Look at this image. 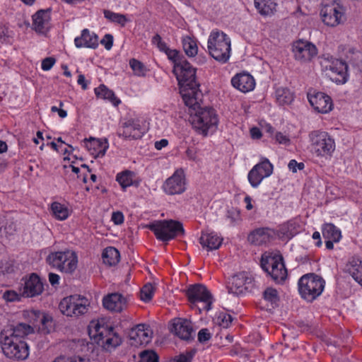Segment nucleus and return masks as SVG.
<instances>
[{
	"label": "nucleus",
	"instance_id": "aec40b11",
	"mask_svg": "<svg viewBox=\"0 0 362 362\" xmlns=\"http://www.w3.org/2000/svg\"><path fill=\"white\" fill-rule=\"evenodd\" d=\"M130 344L134 346H146L151 342L153 331L150 326L140 324L133 327L129 333Z\"/></svg>",
	"mask_w": 362,
	"mask_h": 362
},
{
	"label": "nucleus",
	"instance_id": "4468645a",
	"mask_svg": "<svg viewBox=\"0 0 362 362\" xmlns=\"http://www.w3.org/2000/svg\"><path fill=\"white\" fill-rule=\"evenodd\" d=\"M146 132L144 122L139 118H129L121 124L119 136L132 140L141 139Z\"/></svg>",
	"mask_w": 362,
	"mask_h": 362
},
{
	"label": "nucleus",
	"instance_id": "7c9ffc66",
	"mask_svg": "<svg viewBox=\"0 0 362 362\" xmlns=\"http://www.w3.org/2000/svg\"><path fill=\"white\" fill-rule=\"evenodd\" d=\"M273 235V230L269 228H258L249 235L248 239L252 243L261 245L270 242Z\"/></svg>",
	"mask_w": 362,
	"mask_h": 362
},
{
	"label": "nucleus",
	"instance_id": "0e129e2a",
	"mask_svg": "<svg viewBox=\"0 0 362 362\" xmlns=\"http://www.w3.org/2000/svg\"><path fill=\"white\" fill-rule=\"evenodd\" d=\"M192 356L190 354H180V356L175 357L172 362H191V358Z\"/></svg>",
	"mask_w": 362,
	"mask_h": 362
},
{
	"label": "nucleus",
	"instance_id": "72a5a7b5",
	"mask_svg": "<svg viewBox=\"0 0 362 362\" xmlns=\"http://www.w3.org/2000/svg\"><path fill=\"white\" fill-rule=\"evenodd\" d=\"M95 93L97 98L107 100L114 106H117L121 103V100L115 95L114 92L105 85H100L95 88Z\"/></svg>",
	"mask_w": 362,
	"mask_h": 362
},
{
	"label": "nucleus",
	"instance_id": "ea45409f",
	"mask_svg": "<svg viewBox=\"0 0 362 362\" xmlns=\"http://www.w3.org/2000/svg\"><path fill=\"white\" fill-rule=\"evenodd\" d=\"M28 316L30 317H33V325L35 327L37 325L38 320L42 325V329L47 328V325L52 323V318L39 310H31L29 313Z\"/></svg>",
	"mask_w": 362,
	"mask_h": 362
},
{
	"label": "nucleus",
	"instance_id": "f704fd0d",
	"mask_svg": "<svg viewBox=\"0 0 362 362\" xmlns=\"http://www.w3.org/2000/svg\"><path fill=\"white\" fill-rule=\"evenodd\" d=\"M50 210L54 218L58 221L66 220L71 214L69 208L58 202L51 204Z\"/></svg>",
	"mask_w": 362,
	"mask_h": 362
},
{
	"label": "nucleus",
	"instance_id": "b1692460",
	"mask_svg": "<svg viewBox=\"0 0 362 362\" xmlns=\"http://www.w3.org/2000/svg\"><path fill=\"white\" fill-rule=\"evenodd\" d=\"M33 29L41 34H45L50 28V12L49 10H40L32 16Z\"/></svg>",
	"mask_w": 362,
	"mask_h": 362
},
{
	"label": "nucleus",
	"instance_id": "c756f323",
	"mask_svg": "<svg viewBox=\"0 0 362 362\" xmlns=\"http://www.w3.org/2000/svg\"><path fill=\"white\" fill-rule=\"evenodd\" d=\"M346 272L362 286V258L353 257L346 265Z\"/></svg>",
	"mask_w": 362,
	"mask_h": 362
},
{
	"label": "nucleus",
	"instance_id": "c85d7f7f",
	"mask_svg": "<svg viewBox=\"0 0 362 362\" xmlns=\"http://www.w3.org/2000/svg\"><path fill=\"white\" fill-rule=\"evenodd\" d=\"M248 280L245 274L240 273L233 276L228 281V290L230 293L238 296L244 293L247 289L246 281Z\"/></svg>",
	"mask_w": 362,
	"mask_h": 362
},
{
	"label": "nucleus",
	"instance_id": "f3484780",
	"mask_svg": "<svg viewBox=\"0 0 362 362\" xmlns=\"http://www.w3.org/2000/svg\"><path fill=\"white\" fill-rule=\"evenodd\" d=\"M164 192L169 195L180 194L186 190V178L183 169L176 170L163 185Z\"/></svg>",
	"mask_w": 362,
	"mask_h": 362
},
{
	"label": "nucleus",
	"instance_id": "e433bc0d",
	"mask_svg": "<svg viewBox=\"0 0 362 362\" xmlns=\"http://www.w3.org/2000/svg\"><path fill=\"white\" fill-rule=\"evenodd\" d=\"M182 44L185 54L189 57H195L198 53L197 40L189 35H185L182 37Z\"/></svg>",
	"mask_w": 362,
	"mask_h": 362
},
{
	"label": "nucleus",
	"instance_id": "052dcab7",
	"mask_svg": "<svg viewBox=\"0 0 362 362\" xmlns=\"http://www.w3.org/2000/svg\"><path fill=\"white\" fill-rule=\"evenodd\" d=\"M53 362H87L86 360L80 358H65V357H58Z\"/></svg>",
	"mask_w": 362,
	"mask_h": 362
},
{
	"label": "nucleus",
	"instance_id": "49530a36",
	"mask_svg": "<svg viewBox=\"0 0 362 362\" xmlns=\"http://www.w3.org/2000/svg\"><path fill=\"white\" fill-rule=\"evenodd\" d=\"M165 54L167 55L168 59L173 63V67H175L178 64H181L182 62L186 60L180 52L175 49L169 48Z\"/></svg>",
	"mask_w": 362,
	"mask_h": 362
},
{
	"label": "nucleus",
	"instance_id": "c9c22d12",
	"mask_svg": "<svg viewBox=\"0 0 362 362\" xmlns=\"http://www.w3.org/2000/svg\"><path fill=\"white\" fill-rule=\"evenodd\" d=\"M255 6L258 11L264 16H269L276 11L275 0H255Z\"/></svg>",
	"mask_w": 362,
	"mask_h": 362
},
{
	"label": "nucleus",
	"instance_id": "412c9836",
	"mask_svg": "<svg viewBox=\"0 0 362 362\" xmlns=\"http://www.w3.org/2000/svg\"><path fill=\"white\" fill-rule=\"evenodd\" d=\"M128 297L119 293H112L103 298V307L112 313H121L127 308Z\"/></svg>",
	"mask_w": 362,
	"mask_h": 362
},
{
	"label": "nucleus",
	"instance_id": "f8f14e48",
	"mask_svg": "<svg viewBox=\"0 0 362 362\" xmlns=\"http://www.w3.org/2000/svg\"><path fill=\"white\" fill-rule=\"evenodd\" d=\"M90 303L88 300L78 295L63 298L59 305L60 311L68 317H78L86 313Z\"/></svg>",
	"mask_w": 362,
	"mask_h": 362
},
{
	"label": "nucleus",
	"instance_id": "bb28decb",
	"mask_svg": "<svg viewBox=\"0 0 362 362\" xmlns=\"http://www.w3.org/2000/svg\"><path fill=\"white\" fill-rule=\"evenodd\" d=\"M84 146L94 158H102L105 156L109 144L107 139H84Z\"/></svg>",
	"mask_w": 362,
	"mask_h": 362
},
{
	"label": "nucleus",
	"instance_id": "603ef678",
	"mask_svg": "<svg viewBox=\"0 0 362 362\" xmlns=\"http://www.w3.org/2000/svg\"><path fill=\"white\" fill-rule=\"evenodd\" d=\"M218 325L223 328H228L233 320L230 315L227 313H220L217 318Z\"/></svg>",
	"mask_w": 362,
	"mask_h": 362
},
{
	"label": "nucleus",
	"instance_id": "7ed1b4c3",
	"mask_svg": "<svg viewBox=\"0 0 362 362\" xmlns=\"http://www.w3.org/2000/svg\"><path fill=\"white\" fill-rule=\"evenodd\" d=\"M195 112H191L192 124L196 132L203 136L213 134L218 127V119L216 110L211 107L199 106V103L190 107Z\"/></svg>",
	"mask_w": 362,
	"mask_h": 362
},
{
	"label": "nucleus",
	"instance_id": "5701e85b",
	"mask_svg": "<svg viewBox=\"0 0 362 362\" xmlns=\"http://www.w3.org/2000/svg\"><path fill=\"white\" fill-rule=\"evenodd\" d=\"M170 330L183 340H189L194 336V329L191 322L183 318L174 319Z\"/></svg>",
	"mask_w": 362,
	"mask_h": 362
},
{
	"label": "nucleus",
	"instance_id": "dca6fc26",
	"mask_svg": "<svg viewBox=\"0 0 362 362\" xmlns=\"http://www.w3.org/2000/svg\"><path fill=\"white\" fill-rule=\"evenodd\" d=\"M274 166L266 158H262L261 161L257 163L249 171L247 179L253 188H257L262 181L269 177L273 173Z\"/></svg>",
	"mask_w": 362,
	"mask_h": 362
},
{
	"label": "nucleus",
	"instance_id": "e2e57ef3",
	"mask_svg": "<svg viewBox=\"0 0 362 362\" xmlns=\"http://www.w3.org/2000/svg\"><path fill=\"white\" fill-rule=\"evenodd\" d=\"M186 156L188 160H192V161H197V151L193 148H188L185 151Z\"/></svg>",
	"mask_w": 362,
	"mask_h": 362
},
{
	"label": "nucleus",
	"instance_id": "9b49d317",
	"mask_svg": "<svg viewBox=\"0 0 362 362\" xmlns=\"http://www.w3.org/2000/svg\"><path fill=\"white\" fill-rule=\"evenodd\" d=\"M261 267L277 283L284 281L287 276V270L280 255H263Z\"/></svg>",
	"mask_w": 362,
	"mask_h": 362
},
{
	"label": "nucleus",
	"instance_id": "37998d69",
	"mask_svg": "<svg viewBox=\"0 0 362 362\" xmlns=\"http://www.w3.org/2000/svg\"><path fill=\"white\" fill-rule=\"evenodd\" d=\"M104 16L108 21L112 23H117L122 26H124L128 19L125 15L115 13L110 10H104Z\"/></svg>",
	"mask_w": 362,
	"mask_h": 362
},
{
	"label": "nucleus",
	"instance_id": "6e6d98bb",
	"mask_svg": "<svg viewBox=\"0 0 362 362\" xmlns=\"http://www.w3.org/2000/svg\"><path fill=\"white\" fill-rule=\"evenodd\" d=\"M288 169L293 173H296L297 170H303L305 168L303 163H298L296 160H291L288 164Z\"/></svg>",
	"mask_w": 362,
	"mask_h": 362
},
{
	"label": "nucleus",
	"instance_id": "a18cd8bd",
	"mask_svg": "<svg viewBox=\"0 0 362 362\" xmlns=\"http://www.w3.org/2000/svg\"><path fill=\"white\" fill-rule=\"evenodd\" d=\"M129 66L134 75L137 76H144L147 72L146 66L141 62L136 59H131L129 60Z\"/></svg>",
	"mask_w": 362,
	"mask_h": 362
},
{
	"label": "nucleus",
	"instance_id": "c03bdc74",
	"mask_svg": "<svg viewBox=\"0 0 362 362\" xmlns=\"http://www.w3.org/2000/svg\"><path fill=\"white\" fill-rule=\"evenodd\" d=\"M23 298L22 291L19 287L18 291L14 290H6L2 294V298L6 303L19 302Z\"/></svg>",
	"mask_w": 362,
	"mask_h": 362
},
{
	"label": "nucleus",
	"instance_id": "6ab92c4d",
	"mask_svg": "<svg viewBox=\"0 0 362 362\" xmlns=\"http://www.w3.org/2000/svg\"><path fill=\"white\" fill-rule=\"evenodd\" d=\"M20 286L23 298H33L40 296L44 291V284L36 274H31L22 279Z\"/></svg>",
	"mask_w": 362,
	"mask_h": 362
},
{
	"label": "nucleus",
	"instance_id": "58836bf2",
	"mask_svg": "<svg viewBox=\"0 0 362 362\" xmlns=\"http://www.w3.org/2000/svg\"><path fill=\"white\" fill-rule=\"evenodd\" d=\"M119 252L115 247H108L103 252V262L109 266L117 264L119 261Z\"/></svg>",
	"mask_w": 362,
	"mask_h": 362
},
{
	"label": "nucleus",
	"instance_id": "39448f33",
	"mask_svg": "<svg viewBox=\"0 0 362 362\" xmlns=\"http://www.w3.org/2000/svg\"><path fill=\"white\" fill-rule=\"evenodd\" d=\"M298 286L300 297L308 302H313L323 292L325 281L314 273H308L299 279Z\"/></svg>",
	"mask_w": 362,
	"mask_h": 362
},
{
	"label": "nucleus",
	"instance_id": "393cba45",
	"mask_svg": "<svg viewBox=\"0 0 362 362\" xmlns=\"http://www.w3.org/2000/svg\"><path fill=\"white\" fill-rule=\"evenodd\" d=\"M233 86L243 93L252 91L255 87V81L252 75L242 72L235 74L231 79Z\"/></svg>",
	"mask_w": 362,
	"mask_h": 362
},
{
	"label": "nucleus",
	"instance_id": "ddd939ff",
	"mask_svg": "<svg viewBox=\"0 0 362 362\" xmlns=\"http://www.w3.org/2000/svg\"><path fill=\"white\" fill-rule=\"evenodd\" d=\"M345 9L338 3L332 2L323 5L320 10V16L325 24L336 27L344 22Z\"/></svg>",
	"mask_w": 362,
	"mask_h": 362
},
{
	"label": "nucleus",
	"instance_id": "20e7f679",
	"mask_svg": "<svg viewBox=\"0 0 362 362\" xmlns=\"http://www.w3.org/2000/svg\"><path fill=\"white\" fill-rule=\"evenodd\" d=\"M207 48L209 54L214 59L226 63L230 57V38L222 30L214 29L209 35Z\"/></svg>",
	"mask_w": 362,
	"mask_h": 362
},
{
	"label": "nucleus",
	"instance_id": "0eeeda50",
	"mask_svg": "<svg viewBox=\"0 0 362 362\" xmlns=\"http://www.w3.org/2000/svg\"><path fill=\"white\" fill-rule=\"evenodd\" d=\"M0 344L4 354L9 358L25 360L29 356V347L23 339L1 333Z\"/></svg>",
	"mask_w": 362,
	"mask_h": 362
},
{
	"label": "nucleus",
	"instance_id": "8fccbe9b",
	"mask_svg": "<svg viewBox=\"0 0 362 362\" xmlns=\"http://www.w3.org/2000/svg\"><path fill=\"white\" fill-rule=\"evenodd\" d=\"M151 42L153 45L156 46L159 51L164 53L170 48L158 34H156L153 37Z\"/></svg>",
	"mask_w": 362,
	"mask_h": 362
},
{
	"label": "nucleus",
	"instance_id": "13d9d810",
	"mask_svg": "<svg viewBox=\"0 0 362 362\" xmlns=\"http://www.w3.org/2000/svg\"><path fill=\"white\" fill-rule=\"evenodd\" d=\"M275 139L279 144L286 146L289 145L291 142L289 137L281 132H277L275 135Z\"/></svg>",
	"mask_w": 362,
	"mask_h": 362
},
{
	"label": "nucleus",
	"instance_id": "09e8293b",
	"mask_svg": "<svg viewBox=\"0 0 362 362\" xmlns=\"http://www.w3.org/2000/svg\"><path fill=\"white\" fill-rule=\"evenodd\" d=\"M264 298L269 302L272 307L277 305L279 300L278 292L273 288H267L264 292Z\"/></svg>",
	"mask_w": 362,
	"mask_h": 362
},
{
	"label": "nucleus",
	"instance_id": "a19ab883",
	"mask_svg": "<svg viewBox=\"0 0 362 362\" xmlns=\"http://www.w3.org/2000/svg\"><path fill=\"white\" fill-rule=\"evenodd\" d=\"M281 231L286 238H291L300 231V226L296 221L291 220L281 226Z\"/></svg>",
	"mask_w": 362,
	"mask_h": 362
},
{
	"label": "nucleus",
	"instance_id": "9d476101",
	"mask_svg": "<svg viewBox=\"0 0 362 362\" xmlns=\"http://www.w3.org/2000/svg\"><path fill=\"white\" fill-rule=\"evenodd\" d=\"M88 334L98 344L102 341L114 347L120 344V339L114 334L112 327L106 325L103 320L91 321L88 326Z\"/></svg>",
	"mask_w": 362,
	"mask_h": 362
},
{
	"label": "nucleus",
	"instance_id": "774afa93",
	"mask_svg": "<svg viewBox=\"0 0 362 362\" xmlns=\"http://www.w3.org/2000/svg\"><path fill=\"white\" fill-rule=\"evenodd\" d=\"M168 144V141L165 139H163L160 141L155 142V148L157 150H160L163 148H165V146H167Z\"/></svg>",
	"mask_w": 362,
	"mask_h": 362
},
{
	"label": "nucleus",
	"instance_id": "864d4df0",
	"mask_svg": "<svg viewBox=\"0 0 362 362\" xmlns=\"http://www.w3.org/2000/svg\"><path fill=\"white\" fill-rule=\"evenodd\" d=\"M56 60L53 57H47L42 62L41 68L44 71L50 70L54 65Z\"/></svg>",
	"mask_w": 362,
	"mask_h": 362
},
{
	"label": "nucleus",
	"instance_id": "69168bd1",
	"mask_svg": "<svg viewBox=\"0 0 362 362\" xmlns=\"http://www.w3.org/2000/svg\"><path fill=\"white\" fill-rule=\"evenodd\" d=\"M49 281L52 286H54L59 284L60 277L58 274L54 273L49 274Z\"/></svg>",
	"mask_w": 362,
	"mask_h": 362
},
{
	"label": "nucleus",
	"instance_id": "2f4dec72",
	"mask_svg": "<svg viewBox=\"0 0 362 362\" xmlns=\"http://www.w3.org/2000/svg\"><path fill=\"white\" fill-rule=\"evenodd\" d=\"M116 181L124 190L130 186L139 185V177L136 174L131 170H125L117 174Z\"/></svg>",
	"mask_w": 362,
	"mask_h": 362
},
{
	"label": "nucleus",
	"instance_id": "423d86ee",
	"mask_svg": "<svg viewBox=\"0 0 362 362\" xmlns=\"http://www.w3.org/2000/svg\"><path fill=\"white\" fill-rule=\"evenodd\" d=\"M322 71L337 84H344L349 79V66L346 62L332 56H323L320 59Z\"/></svg>",
	"mask_w": 362,
	"mask_h": 362
},
{
	"label": "nucleus",
	"instance_id": "338daca9",
	"mask_svg": "<svg viewBox=\"0 0 362 362\" xmlns=\"http://www.w3.org/2000/svg\"><path fill=\"white\" fill-rule=\"evenodd\" d=\"M250 135L252 139H258L262 137V134L259 128L252 127L250 129Z\"/></svg>",
	"mask_w": 362,
	"mask_h": 362
},
{
	"label": "nucleus",
	"instance_id": "79ce46f5",
	"mask_svg": "<svg viewBox=\"0 0 362 362\" xmlns=\"http://www.w3.org/2000/svg\"><path fill=\"white\" fill-rule=\"evenodd\" d=\"M276 98L279 105H284L291 103L293 95L288 89L279 88L276 91Z\"/></svg>",
	"mask_w": 362,
	"mask_h": 362
},
{
	"label": "nucleus",
	"instance_id": "a211bd4d",
	"mask_svg": "<svg viewBox=\"0 0 362 362\" xmlns=\"http://www.w3.org/2000/svg\"><path fill=\"white\" fill-rule=\"evenodd\" d=\"M294 58L300 62H308L317 54L316 46L310 42L299 40L292 45Z\"/></svg>",
	"mask_w": 362,
	"mask_h": 362
},
{
	"label": "nucleus",
	"instance_id": "a878e982",
	"mask_svg": "<svg viewBox=\"0 0 362 362\" xmlns=\"http://www.w3.org/2000/svg\"><path fill=\"white\" fill-rule=\"evenodd\" d=\"M74 45L77 48L96 49L98 47V37L93 32L85 28L81 31V35L75 37Z\"/></svg>",
	"mask_w": 362,
	"mask_h": 362
},
{
	"label": "nucleus",
	"instance_id": "cd10ccee",
	"mask_svg": "<svg viewBox=\"0 0 362 362\" xmlns=\"http://www.w3.org/2000/svg\"><path fill=\"white\" fill-rule=\"evenodd\" d=\"M222 241L223 238L213 231L202 232L199 238V243L207 250L218 249L221 246Z\"/></svg>",
	"mask_w": 362,
	"mask_h": 362
},
{
	"label": "nucleus",
	"instance_id": "473e14b6",
	"mask_svg": "<svg viewBox=\"0 0 362 362\" xmlns=\"http://www.w3.org/2000/svg\"><path fill=\"white\" fill-rule=\"evenodd\" d=\"M33 332L34 327L26 323H19L13 329L1 332V333H5L6 335L15 337L18 339H23L25 337Z\"/></svg>",
	"mask_w": 362,
	"mask_h": 362
},
{
	"label": "nucleus",
	"instance_id": "de8ad7c7",
	"mask_svg": "<svg viewBox=\"0 0 362 362\" xmlns=\"http://www.w3.org/2000/svg\"><path fill=\"white\" fill-rule=\"evenodd\" d=\"M155 288L151 284H145L140 291V298L144 302L150 301L154 294Z\"/></svg>",
	"mask_w": 362,
	"mask_h": 362
},
{
	"label": "nucleus",
	"instance_id": "5fc2aeb1",
	"mask_svg": "<svg viewBox=\"0 0 362 362\" xmlns=\"http://www.w3.org/2000/svg\"><path fill=\"white\" fill-rule=\"evenodd\" d=\"M100 43L107 50H110L113 45V36L110 34H106L100 40Z\"/></svg>",
	"mask_w": 362,
	"mask_h": 362
},
{
	"label": "nucleus",
	"instance_id": "3c124183",
	"mask_svg": "<svg viewBox=\"0 0 362 362\" xmlns=\"http://www.w3.org/2000/svg\"><path fill=\"white\" fill-rule=\"evenodd\" d=\"M157 354L152 351H144L140 354V360L139 362H158Z\"/></svg>",
	"mask_w": 362,
	"mask_h": 362
},
{
	"label": "nucleus",
	"instance_id": "4c0bfd02",
	"mask_svg": "<svg viewBox=\"0 0 362 362\" xmlns=\"http://www.w3.org/2000/svg\"><path fill=\"white\" fill-rule=\"evenodd\" d=\"M322 236L325 239H330L337 243L340 240L341 231L332 223H325L322 228Z\"/></svg>",
	"mask_w": 362,
	"mask_h": 362
},
{
	"label": "nucleus",
	"instance_id": "4d7b16f0",
	"mask_svg": "<svg viewBox=\"0 0 362 362\" xmlns=\"http://www.w3.org/2000/svg\"><path fill=\"white\" fill-rule=\"evenodd\" d=\"M211 338V334L207 329H202L198 333V340L201 343L209 341Z\"/></svg>",
	"mask_w": 362,
	"mask_h": 362
},
{
	"label": "nucleus",
	"instance_id": "f03ea898",
	"mask_svg": "<svg viewBox=\"0 0 362 362\" xmlns=\"http://www.w3.org/2000/svg\"><path fill=\"white\" fill-rule=\"evenodd\" d=\"M310 153L318 158L329 160L336 150V142L328 132L313 130L308 134Z\"/></svg>",
	"mask_w": 362,
	"mask_h": 362
},
{
	"label": "nucleus",
	"instance_id": "f257e3e1",
	"mask_svg": "<svg viewBox=\"0 0 362 362\" xmlns=\"http://www.w3.org/2000/svg\"><path fill=\"white\" fill-rule=\"evenodd\" d=\"M180 86V92L185 104L188 107H194L198 103L201 95L199 84L196 81V69L187 61L173 67Z\"/></svg>",
	"mask_w": 362,
	"mask_h": 362
},
{
	"label": "nucleus",
	"instance_id": "bf43d9fd",
	"mask_svg": "<svg viewBox=\"0 0 362 362\" xmlns=\"http://www.w3.org/2000/svg\"><path fill=\"white\" fill-rule=\"evenodd\" d=\"M64 106V103L62 102H59V107H57L56 106H52L51 107L52 112H57L59 117L61 118H65L67 116V112L66 110L62 109V107Z\"/></svg>",
	"mask_w": 362,
	"mask_h": 362
},
{
	"label": "nucleus",
	"instance_id": "6e6552de",
	"mask_svg": "<svg viewBox=\"0 0 362 362\" xmlns=\"http://www.w3.org/2000/svg\"><path fill=\"white\" fill-rule=\"evenodd\" d=\"M159 240L166 242L179 235H183L185 230L182 224L177 221H156L148 226Z\"/></svg>",
	"mask_w": 362,
	"mask_h": 362
},
{
	"label": "nucleus",
	"instance_id": "680f3d73",
	"mask_svg": "<svg viewBox=\"0 0 362 362\" xmlns=\"http://www.w3.org/2000/svg\"><path fill=\"white\" fill-rule=\"evenodd\" d=\"M112 221L114 223L119 225L124 222V216L123 214L120 211L113 212L112 214Z\"/></svg>",
	"mask_w": 362,
	"mask_h": 362
},
{
	"label": "nucleus",
	"instance_id": "1a4fd4ad",
	"mask_svg": "<svg viewBox=\"0 0 362 362\" xmlns=\"http://www.w3.org/2000/svg\"><path fill=\"white\" fill-rule=\"evenodd\" d=\"M47 262L57 270L72 274L77 268L78 256L71 250L51 252L47 257Z\"/></svg>",
	"mask_w": 362,
	"mask_h": 362
},
{
	"label": "nucleus",
	"instance_id": "2eb2a0df",
	"mask_svg": "<svg viewBox=\"0 0 362 362\" xmlns=\"http://www.w3.org/2000/svg\"><path fill=\"white\" fill-rule=\"evenodd\" d=\"M186 295L192 304L196 305L197 303H202L203 309L207 311L211 310L214 300L205 286L202 284L190 285L186 291Z\"/></svg>",
	"mask_w": 362,
	"mask_h": 362
},
{
	"label": "nucleus",
	"instance_id": "4be33fe9",
	"mask_svg": "<svg viewBox=\"0 0 362 362\" xmlns=\"http://www.w3.org/2000/svg\"><path fill=\"white\" fill-rule=\"evenodd\" d=\"M308 98L313 108L320 113H327L332 108L331 98L322 92L308 93Z\"/></svg>",
	"mask_w": 362,
	"mask_h": 362
}]
</instances>
